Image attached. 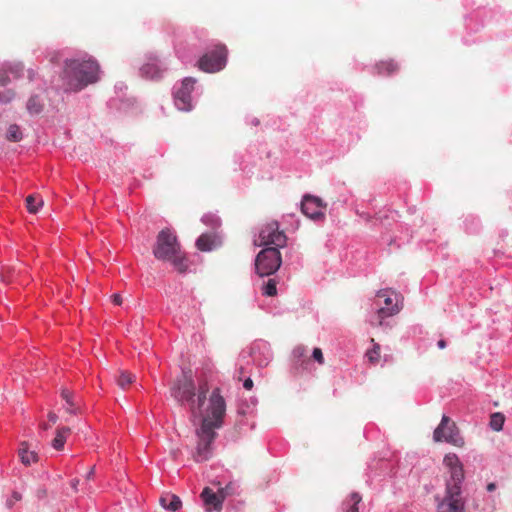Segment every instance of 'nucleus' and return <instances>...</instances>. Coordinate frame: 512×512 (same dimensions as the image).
I'll list each match as a JSON object with an SVG mask.
<instances>
[{"mask_svg":"<svg viewBox=\"0 0 512 512\" xmlns=\"http://www.w3.org/2000/svg\"><path fill=\"white\" fill-rule=\"evenodd\" d=\"M226 412V403L218 388L214 389L209 398L207 413L202 417L201 427L197 429L198 443L194 459L197 462L207 461L212 455L211 444L216 437L215 429L222 426Z\"/></svg>","mask_w":512,"mask_h":512,"instance_id":"1","label":"nucleus"},{"mask_svg":"<svg viewBox=\"0 0 512 512\" xmlns=\"http://www.w3.org/2000/svg\"><path fill=\"white\" fill-rule=\"evenodd\" d=\"M448 469L449 477L445 482L444 496L438 500V512H466V502L462 497V483L464 481V469L455 453H448L443 459Z\"/></svg>","mask_w":512,"mask_h":512,"instance_id":"2","label":"nucleus"},{"mask_svg":"<svg viewBox=\"0 0 512 512\" xmlns=\"http://www.w3.org/2000/svg\"><path fill=\"white\" fill-rule=\"evenodd\" d=\"M99 65L95 60H66L61 74L65 91L77 92L98 81Z\"/></svg>","mask_w":512,"mask_h":512,"instance_id":"3","label":"nucleus"},{"mask_svg":"<svg viewBox=\"0 0 512 512\" xmlns=\"http://www.w3.org/2000/svg\"><path fill=\"white\" fill-rule=\"evenodd\" d=\"M154 256L163 261H169L180 273L186 272L188 261L181 252L176 235L170 229H163L157 235Z\"/></svg>","mask_w":512,"mask_h":512,"instance_id":"4","label":"nucleus"},{"mask_svg":"<svg viewBox=\"0 0 512 512\" xmlns=\"http://www.w3.org/2000/svg\"><path fill=\"white\" fill-rule=\"evenodd\" d=\"M208 392L207 384H203L199 388L197 400L195 396V385L190 375L183 373L176 379L171 387V395L179 402L187 401L190 405L191 414L193 417L202 415V406L206 399Z\"/></svg>","mask_w":512,"mask_h":512,"instance_id":"5","label":"nucleus"},{"mask_svg":"<svg viewBox=\"0 0 512 512\" xmlns=\"http://www.w3.org/2000/svg\"><path fill=\"white\" fill-rule=\"evenodd\" d=\"M281 263L282 259L279 249L276 247H266L256 257V273L261 277L272 275L280 268Z\"/></svg>","mask_w":512,"mask_h":512,"instance_id":"6","label":"nucleus"},{"mask_svg":"<svg viewBox=\"0 0 512 512\" xmlns=\"http://www.w3.org/2000/svg\"><path fill=\"white\" fill-rule=\"evenodd\" d=\"M433 439L435 442H447L456 447L464 446V439L459 429L448 416L443 415L440 424L434 430Z\"/></svg>","mask_w":512,"mask_h":512,"instance_id":"7","label":"nucleus"},{"mask_svg":"<svg viewBox=\"0 0 512 512\" xmlns=\"http://www.w3.org/2000/svg\"><path fill=\"white\" fill-rule=\"evenodd\" d=\"M227 60V49L217 45L215 49L204 54L198 61L199 68L207 73H214L224 68Z\"/></svg>","mask_w":512,"mask_h":512,"instance_id":"8","label":"nucleus"},{"mask_svg":"<svg viewBox=\"0 0 512 512\" xmlns=\"http://www.w3.org/2000/svg\"><path fill=\"white\" fill-rule=\"evenodd\" d=\"M259 246L284 247L287 243V237L284 231L279 230V224L276 221L265 224L259 233Z\"/></svg>","mask_w":512,"mask_h":512,"instance_id":"9","label":"nucleus"},{"mask_svg":"<svg viewBox=\"0 0 512 512\" xmlns=\"http://www.w3.org/2000/svg\"><path fill=\"white\" fill-rule=\"evenodd\" d=\"M195 80L193 78H185L181 87L177 89L174 95L176 107L181 111H189L192 108L191 93L194 89Z\"/></svg>","mask_w":512,"mask_h":512,"instance_id":"10","label":"nucleus"},{"mask_svg":"<svg viewBox=\"0 0 512 512\" xmlns=\"http://www.w3.org/2000/svg\"><path fill=\"white\" fill-rule=\"evenodd\" d=\"M324 208L325 205L322 203V200L311 195L304 196L301 203V210L303 214L313 220H320L324 218Z\"/></svg>","mask_w":512,"mask_h":512,"instance_id":"11","label":"nucleus"},{"mask_svg":"<svg viewBox=\"0 0 512 512\" xmlns=\"http://www.w3.org/2000/svg\"><path fill=\"white\" fill-rule=\"evenodd\" d=\"M378 297L384 298L385 307H380L377 311V325L383 324V319L397 314L400 310L397 303H394V298L388 295L387 291H380Z\"/></svg>","mask_w":512,"mask_h":512,"instance_id":"12","label":"nucleus"},{"mask_svg":"<svg viewBox=\"0 0 512 512\" xmlns=\"http://www.w3.org/2000/svg\"><path fill=\"white\" fill-rule=\"evenodd\" d=\"M201 498L207 506L206 511L211 512V508L209 506H212L217 511L221 510L225 496H221L220 498L218 494L212 491V489L205 487L201 493Z\"/></svg>","mask_w":512,"mask_h":512,"instance_id":"13","label":"nucleus"},{"mask_svg":"<svg viewBox=\"0 0 512 512\" xmlns=\"http://www.w3.org/2000/svg\"><path fill=\"white\" fill-rule=\"evenodd\" d=\"M399 68V64L393 59L381 60L375 64V70L381 76H391L397 73Z\"/></svg>","mask_w":512,"mask_h":512,"instance_id":"14","label":"nucleus"},{"mask_svg":"<svg viewBox=\"0 0 512 512\" xmlns=\"http://www.w3.org/2000/svg\"><path fill=\"white\" fill-rule=\"evenodd\" d=\"M159 501L163 508H165L171 512L178 511L182 506L181 499L177 495L171 494V493L163 494L160 497Z\"/></svg>","mask_w":512,"mask_h":512,"instance_id":"15","label":"nucleus"},{"mask_svg":"<svg viewBox=\"0 0 512 512\" xmlns=\"http://www.w3.org/2000/svg\"><path fill=\"white\" fill-rule=\"evenodd\" d=\"M61 397L66 402V411L70 414H78L81 412V408L78 401L74 399V393L69 389L61 390Z\"/></svg>","mask_w":512,"mask_h":512,"instance_id":"16","label":"nucleus"},{"mask_svg":"<svg viewBox=\"0 0 512 512\" xmlns=\"http://www.w3.org/2000/svg\"><path fill=\"white\" fill-rule=\"evenodd\" d=\"M216 245V237L211 234H202L196 241V246L200 251H210Z\"/></svg>","mask_w":512,"mask_h":512,"instance_id":"17","label":"nucleus"},{"mask_svg":"<svg viewBox=\"0 0 512 512\" xmlns=\"http://www.w3.org/2000/svg\"><path fill=\"white\" fill-rule=\"evenodd\" d=\"M70 432L71 430L68 427H61L57 429L56 435L52 440V447L58 451L62 450Z\"/></svg>","mask_w":512,"mask_h":512,"instance_id":"18","label":"nucleus"},{"mask_svg":"<svg viewBox=\"0 0 512 512\" xmlns=\"http://www.w3.org/2000/svg\"><path fill=\"white\" fill-rule=\"evenodd\" d=\"M362 501L360 494L353 492L343 503L344 512H359L358 505Z\"/></svg>","mask_w":512,"mask_h":512,"instance_id":"19","label":"nucleus"},{"mask_svg":"<svg viewBox=\"0 0 512 512\" xmlns=\"http://www.w3.org/2000/svg\"><path fill=\"white\" fill-rule=\"evenodd\" d=\"M19 457L24 465H30L38 461V455L34 451H29L25 442L21 444L19 449Z\"/></svg>","mask_w":512,"mask_h":512,"instance_id":"20","label":"nucleus"},{"mask_svg":"<svg viewBox=\"0 0 512 512\" xmlns=\"http://www.w3.org/2000/svg\"><path fill=\"white\" fill-rule=\"evenodd\" d=\"M371 343L373 347L366 352V357L371 364L375 365L380 360V345L376 343L373 338L371 339Z\"/></svg>","mask_w":512,"mask_h":512,"instance_id":"21","label":"nucleus"},{"mask_svg":"<svg viewBox=\"0 0 512 512\" xmlns=\"http://www.w3.org/2000/svg\"><path fill=\"white\" fill-rule=\"evenodd\" d=\"M135 375L128 371H121L117 377V384L122 388L126 389L135 380Z\"/></svg>","mask_w":512,"mask_h":512,"instance_id":"22","label":"nucleus"},{"mask_svg":"<svg viewBox=\"0 0 512 512\" xmlns=\"http://www.w3.org/2000/svg\"><path fill=\"white\" fill-rule=\"evenodd\" d=\"M43 109V104L41 103L38 96H31L27 102V110L31 114H39Z\"/></svg>","mask_w":512,"mask_h":512,"instance_id":"23","label":"nucleus"},{"mask_svg":"<svg viewBox=\"0 0 512 512\" xmlns=\"http://www.w3.org/2000/svg\"><path fill=\"white\" fill-rule=\"evenodd\" d=\"M43 205V201L42 199L34 196V195H29L27 198H26V207H27V210L30 212V213H37L39 208Z\"/></svg>","mask_w":512,"mask_h":512,"instance_id":"24","label":"nucleus"},{"mask_svg":"<svg viewBox=\"0 0 512 512\" xmlns=\"http://www.w3.org/2000/svg\"><path fill=\"white\" fill-rule=\"evenodd\" d=\"M504 421H505L504 415L500 412H496V413L492 414L490 417V427L494 431H500L503 428Z\"/></svg>","mask_w":512,"mask_h":512,"instance_id":"25","label":"nucleus"},{"mask_svg":"<svg viewBox=\"0 0 512 512\" xmlns=\"http://www.w3.org/2000/svg\"><path fill=\"white\" fill-rule=\"evenodd\" d=\"M6 138L9 141L18 142L22 139V132L20 130V127L16 124H11L8 127Z\"/></svg>","mask_w":512,"mask_h":512,"instance_id":"26","label":"nucleus"},{"mask_svg":"<svg viewBox=\"0 0 512 512\" xmlns=\"http://www.w3.org/2000/svg\"><path fill=\"white\" fill-rule=\"evenodd\" d=\"M276 281L269 279L262 287V293L266 296L273 297L277 294Z\"/></svg>","mask_w":512,"mask_h":512,"instance_id":"27","label":"nucleus"},{"mask_svg":"<svg viewBox=\"0 0 512 512\" xmlns=\"http://www.w3.org/2000/svg\"><path fill=\"white\" fill-rule=\"evenodd\" d=\"M312 357L315 361H317L319 364L324 363V356L322 353V350L320 348H314Z\"/></svg>","mask_w":512,"mask_h":512,"instance_id":"28","label":"nucleus"},{"mask_svg":"<svg viewBox=\"0 0 512 512\" xmlns=\"http://www.w3.org/2000/svg\"><path fill=\"white\" fill-rule=\"evenodd\" d=\"M23 68H24V66L22 63H17V64H14L13 66H11L9 70L12 74L15 75V77H19L23 71Z\"/></svg>","mask_w":512,"mask_h":512,"instance_id":"29","label":"nucleus"},{"mask_svg":"<svg viewBox=\"0 0 512 512\" xmlns=\"http://www.w3.org/2000/svg\"><path fill=\"white\" fill-rule=\"evenodd\" d=\"M10 83V78L6 70H0V85L6 86Z\"/></svg>","mask_w":512,"mask_h":512,"instance_id":"30","label":"nucleus"},{"mask_svg":"<svg viewBox=\"0 0 512 512\" xmlns=\"http://www.w3.org/2000/svg\"><path fill=\"white\" fill-rule=\"evenodd\" d=\"M15 97V93L12 90H9L4 95V101L10 102Z\"/></svg>","mask_w":512,"mask_h":512,"instance_id":"31","label":"nucleus"},{"mask_svg":"<svg viewBox=\"0 0 512 512\" xmlns=\"http://www.w3.org/2000/svg\"><path fill=\"white\" fill-rule=\"evenodd\" d=\"M243 387L246 389V390H251L253 388V381L251 378H247L244 383H243Z\"/></svg>","mask_w":512,"mask_h":512,"instance_id":"32","label":"nucleus"},{"mask_svg":"<svg viewBox=\"0 0 512 512\" xmlns=\"http://www.w3.org/2000/svg\"><path fill=\"white\" fill-rule=\"evenodd\" d=\"M112 300L113 302L116 304V305H121L122 304V297L119 295V294H114L112 296Z\"/></svg>","mask_w":512,"mask_h":512,"instance_id":"33","label":"nucleus"},{"mask_svg":"<svg viewBox=\"0 0 512 512\" xmlns=\"http://www.w3.org/2000/svg\"><path fill=\"white\" fill-rule=\"evenodd\" d=\"M48 418H49V421L52 422L53 424L57 422V419H58V416L53 413V412H50L48 414Z\"/></svg>","mask_w":512,"mask_h":512,"instance_id":"34","label":"nucleus"},{"mask_svg":"<svg viewBox=\"0 0 512 512\" xmlns=\"http://www.w3.org/2000/svg\"><path fill=\"white\" fill-rule=\"evenodd\" d=\"M304 351L305 349L303 347H297L295 350H294V354L295 356H302L304 354Z\"/></svg>","mask_w":512,"mask_h":512,"instance_id":"35","label":"nucleus"},{"mask_svg":"<svg viewBox=\"0 0 512 512\" xmlns=\"http://www.w3.org/2000/svg\"><path fill=\"white\" fill-rule=\"evenodd\" d=\"M229 489V486L226 488L220 489L216 494L221 498V496H227V490Z\"/></svg>","mask_w":512,"mask_h":512,"instance_id":"36","label":"nucleus"},{"mask_svg":"<svg viewBox=\"0 0 512 512\" xmlns=\"http://www.w3.org/2000/svg\"><path fill=\"white\" fill-rule=\"evenodd\" d=\"M486 489L488 492H493L496 489V484L491 482L487 485Z\"/></svg>","mask_w":512,"mask_h":512,"instance_id":"37","label":"nucleus"},{"mask_svg":"<svg viewBox=\"0 0 512 512\" xmlns=\"http://www.w3.org/2000/svg\"><path fill=\"white\" fill-rule=\"evenodd\" d=\"M437 346L440 348V349H444L446 347V341L441 339L438 341L437 343Z\"/></svg>","mask_w":512,"mask_h":512,"instance_id":"38","label":"nucleus"},{"mask_svg":"<svg viewBox=\"0 0 512 512\" xmlns=\"http://www.w3.org/2000/svg\"><path fill=\"white\" fill-rule=\"evenodd\" d=\"M94 474H95V468H94V467H92V468L90 469V471L87 473V476H86V477H87V479H91V478L94 476Z\"/></svg>","mask_w":512,"mask_h":512,"instance_id":"39","label":"nucleus"},{"mask_svg":"<svg viewBox=\"0 0 512 512\" xmlns=\"http://www.w3.org/2000/svg\"><path fill=\"white\" fill-rule=\"evenodd\" d=\"M12 498H13L15 501H19V500H21V494H20V493H18V492H14V493L12 494Z\"/></svg>","mask_w":512,"mask_h":512,"instance_id":"40","label":"nucleus"},{"mask_svg":"<svg viewBox=\"0 0 512 512\" xmlns=\"http://www.w3.org/2000/svg\"><path fill=\"white\" fill-rule=\"evenodd\" d=\"M78 484H79V480L78 479H74L71 482V486H72L73 489H77Z\"/></svg>","mask_w":512,"mask_h":512,"instance_id":"41","label":"nucleus"},{"mask_svg":"<svg viewBox=\"0 0 512 512\" xmlns=\"http://www.w3.org/2000/svg\"><path fill=\"white\" fill-rule=\"evenodd\" d=\"M43 430H47L49 428V426L45 423L41 424L40 426Z\"/></svg>","mask_w":512,"mask_h":512,"instance_id":"42","label":"nucleus"}]
</instances>
